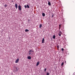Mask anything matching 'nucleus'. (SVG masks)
I'll list each match as a JSON object with an SVG mask.
<instances>
[{
  "instance_id": "2eb2a0df",
  "label": "nucleus",
  "mask_w": 75,
  "mask_h": 75,
  "mask_svg": "<svg viewBox=\"0 0 75 75\" xmlns=\"http://www.w3.org/2000/svg\"><path fill=\"white\" fill-rule=\"evenodd\" d=\"M59 34H62V32L61 31H59Z\"/></svg>"
},
{
  "instance_id": "bb28decb",
  "label": "nucleus",
  "mask_w": 75,
  "mask_h": 75,
  "mask_svg": "<svg viewBox=\"0 0 75 75\" xmlns=\"http://www.w3.org/2000/svg\"><path fill=\"white\" fill-rule=\"evenodd\" d=\"M30 53L29 54V55H30L31 54V52H29Z\"/></svg>"
},
{
  "instance_id": "6e6552de",
  "label": "nucleus",
  "mask_w": 75,
  "mask_h": 75,
  "mask_svg": "<svg viewBox=\"0 0 75 75\" xmlns=\"http://www.w3.org/2000/svg\"><path fill=\"white\" fill-rule=\"evenodd\" d=\"M31 57L30 56H29L28 57V59H31Z\"/></svg>"
},
{
  "instance_id": "5701e85b",
  "label": "nucleus",
  "mask_w": 75,
  "mask_h": 75,
  "mask_svg": "<svg viewBox=\"0 0 75 75\" xmlns=\"http://www.w3.org/2000/svg\"><path fill=\"white\" fill-rule=\"evenodd\" d=\"M4 6H5V7H7V5L6 4L4 5Z\"/></svg>"
},
{
  "instance_id": "aec40b11",
  "label": "nucleus",
  "mask_w": 75,
  "mask_h": 75,
  "mask_svg": "<svg viewBox=\"0 0 75 75\" xmlns=\"http://www.w3.org/2000/svg\"><path fill=\"white\" fill-rule=\"evenodd\" d=\"M49 74H49V73L47 72V75H49Z\"/></svg>"
},
{
  "instance_id": "412c9836",
  "label": "nucleus",
  "mask_w": 75,
  "mask_h": 75,
  "mask_svg": "<svg viewBox=\"0 0 75 75\" xmlns=\"http://www.w3.org/2000/svg\"><path fill=\"white\" fill-rule=\"evenodd\" d=\"M64 49L63 48H62V51H64Z\"/></svg>"
},
{
  "instance_id": "a878e982",
  "label": "nucleus",
  "mask_w": 75,
  "mask_h": 75,
  "mask_svg": "<svg viewBox=\"0 0 75 75\" xmlns=\"http://www.w3.org/2000/svg\"><path fill=\"white\" fill-rule=\"evenodd\" d=\"M52 17H54V14H53Z\"/></svg>"
},
{
  "instance_id": "f03ea898",
  "label": "nucleus",
  "mask_w": 75,
  "mask_h": 75,
  "mask_svg": "<svg viewBox=\"0 0 75 75\" xmlns=\"http://www.w3.org/2000/svg\"><path fill=\"white\" fill-rule=\"evenodd\" d=\"M14 70L15 71V72H16V71H18V69H17V67H15Z\"/></svg>"
},
{
  "instance_id": "423d86ee",
  "label": "nucleus",
  "mask_w": 75,
  "mask_h": 75,
  "mask_svg": "<svg viewBox=\"0 0 75 75\" xmlns=\"http://www.w3.org/2000/svg\"><path fill=\"white\" fill-rule=\"evenodd\" d=\"M61 24H59V30H60V29H61Z\"/></svg>"
},
{
  "instance_id": "9d476101",
  "label": "nucleus",
  "mask_w": 75,
  "mask_h": 75,
  "mask_svg": "<svg viewBox=\"0 0 75 75\" xmlns=\"http://www.w3.org/2000/svg\"><path fill=\"white\" fill-rule=\"evenodd\" d=\"M48 5H49V6H51V2H50V1H48Z\"/></svg>"
},
{
  "instance_id": "f8f14e48",
  "label": "nucleus",
  "mask_w": 75,
  "mask_h": 75,
  "mask_svg": "<svg viewBox=\"0 0 75 75\" xmlns=\"http://www.w3.org/2000/svg\"><path fill=\"white\" fill-rule=\"evenodd\" d=\"M25 32H28V31H29V30L28 29H25Z\"/></svg>"
},
{
  "instance_id": "20e7f679",
  "label": "nucleus",
  "mask_w": 75,
  "mask_h": 75,
  "mask_svg": "<svg viewBox=\"0 0 75 75\" xmlns=\"http://www.w3.org/2000/svg\"><path fill=\"white\" fill-rule=\"evenodd\" d=\"M15 7L16 9H17V8H18V6L17 5V4H15Z\"/></svg>"
},
{
  "instance_id": "9b49d317",
  "label": "nucleus",
  "mask_w": 75,
  "mask_h": 75,
  "mask_svg": "<svg viewBox=\"0 0 75 75\" xmlns=\"http://www.w3.org/2000/svg\"><path fill=\"white\" fill-rule=\"evenodd\" d=\"M45 15V13H42V16L43 17H44Z\"/></svg>"
},
{
  "instance_id": "dca6fc26",
  "label": "nucleus",
  "mask_w": 75,
  "mask_h": 75,
  "mask_svg": "<svg viewBox=\"0 0 75 75\" xmlns=\"http://www.w3.org/2000/svg\"><path fill=\"white\" fill-rule=\"evenodd\" d=\"M42 27V25L41 24L40 25L39 28H41Z\"/></svg>"
},
{
  "instance_id": "cd10ccee",
  "label": "nucleus",
  "mask_w": 75,
  "mask_h": 75,
  "mask_svg": "<svg viewBox=\"0 0 75 75\" xmlns=\"http://www.w3.org/2000/svg\"><path fill=\"white\" fill-rule=\"evenodd\" d=\"M74 75H75V72L74 73Z\"/></svg>"
},
{
  "instance_id": "a211bd4d",
  "label": "nucleus",
  "mask_w": 75,
  "mask_h": 75,
  "mask_svg": "<svg viewBox=\"0 0 75 75\" xmlns=\"http://www.w3.org/2000/svg\"><path fill=\"white\" fill-rule=\"evenodd\" d=\"M59 37H61V34L59 33Z\"/></svg>"
},
{
  "instance_id": "7ed1b4c3",
  "label": "nucleus",
  "mask_w": 75,
  "mask_h": 75,
  "mask_svg": "<svg viewBox=\"0 0 75 75\" xmlns=\"http://www.w3.org/2000/svg\"><path fill=\"white\" fill-rule=\"evenodd\" d=\"M19 61V59H17L15 61V63H18V62Z\"/></svg>"
},
{
  "instance_id": "1a4fd4ad",
  "label": "nucleus",
  "mask_w": 75,
  "mask_h": 75,
  "mask_svg": "<svg viewBox=\"0 0 75 75\" xmlns=\"http://www.w3.org/2000/svg\"><path fill=\"white\" fill-rule=\"evenodd\" d=\"M39 64H40V62H38L37 63L36 66H38V65H39Z\"/></svg>"
},
{
  "instance_id": "39448f33",
  "label": "nucleus",
  "mask_w": 75,
  "mask_h": 75,
  "mask_svg": "<svg viewBox=\"0 0 75 75\" xmlns=\"http://www.w3.org/2000/svg\"><path fill=\"white\" fill-rule=\"evenodd\" d=\"M44 38H43L42 40V44H43V43H44Z\"/></svg>"
},
{
  "instance_id": "ddd939ff",
  "label": "nucleus",
  "mask_w": 75,
  "mask_h": 75,
  "mask_svg": "<svg viewBox=\"0 0 75 75\" xmlns=\"http://www.w3.org/2000/svg\"><path fill=\"white\" fill-rule=\"evenodd\" d=\"M53 39H55V35H54L53 37Z\"/></svg>"
},
{
  "instance_id": "f3484780",
  "label": "nucleus",
  "mask_w": 75,
  "mask_h": 75,
  "mask_svg": "<svg viewBox=\"0 0 75 75\" xmlns=\"http://www.w3.org/2000/svg\"><path fill=\"white\" fill-rule=\"evenodd\" d=\"M64 62H62V63L61 64V65L62 66H63V65H64Z\"/></svg>"
},
{
  "instance_id": "f257e3e1",
  "label": "nucleus",
  "mask_w": 75,
  "mask_h": 75,
  "mask_svg": "<svg viewBox=\"0 0 75 75\" xmlns=\"http://www.w3.org/2000/svg\"><path fill=\"white\" fill-rule=\"evenodd\" d=\"M18 8L19 11H21V6L19 5L18 6Z\"/></svg>"
},
{
  "instance_id": "0eeeda50",
  "label": "nucleus",
  "mask_w": 75,
  "mask_h": 75,
  "mask_svg": "<svg viewBox=\"0 0 75 75\" xmlns=\"http://www.w3.org/2000/svg\"><path fill=\"white\" fill-rule=\"evenodd\" d=\"M29 52H34V50H33V49H31V50H30L29 51Z\"/></svg>"
},
{
  "instance_id": "6ab92c4d",
  "label": "nucleus",
  "mask_w": 75,
  "mask_h": 75,
  "mask_svg": "<svg viewBox=\"0 0 75 75\" xmlns=\"http://www.w3.org/2000/svg\"><path fill=\"white\" fill-rule=\"evenodd\" d=\"M57 48L58 49V50H59V46H57Z\"/></svg>"
},
{
  "instance_id": "b1692460",
  "label": "nucleus",
  "mask_w": 75,
  "mask_h": 75,
  "mask_svg": "<svg viewBox=\"0 0 75 75\" xmlns=\"http://www.w3.org/2000/svg\"><path fill=\"white\" fill-rule=\"evenodd\" d=\"M30 20L28 19V23H29V22H30Z\"/></svg>"
},
{
  "instance_id": "4468645a",
  "label": "nucleus",
  "mask_w": 75,
  "mask_h": 75,
  "mask_svg": "<svg viewBox=\"0 0 75 75\" xmlns=\"http://www.w3.org/2000/svg\"><path fill=\"white\" fill-rule=\"evenodd\" d=\"M27 7L28 8H30V6L28 5H27Z\"/></svg>"
},
{
  "instance_id": "393cba45",
  "label": "nucleus",
  "mask_w": 75,
  "mask_h": 75,
  "mask_svg": "<svg viewBox=\"0 0 75 75\" xmlns=\"http://www.w3.org/2000/svg\"><path fill=\"white\" fill-rule=\"evenodd\" d=\"M46 69H45V70H44L45 72L46 71Z\"/></svg>"
},
{
  "instance_id": "4be33fe9",
  "label": "nucleus",
  "mask_w": 75,
  "mask_h": 75,
  "mask_svg": "<svg viewBox=\"0 0 75 75\" xmlns=\"http://www.w3.org/2000/svg\"><path fill=\"white\" fill-rule=\"evenodd\" d=\"M24 6L25 8H27V6H26V5H25Z\"/></svg>"
}]
</instances>
